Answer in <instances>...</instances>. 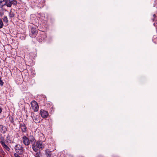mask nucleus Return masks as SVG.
I'll use <instances>...</instances> for the list:
<instances>
[{
    "label": "nucleus",
    "instance_id": "nucleus-17",
    "mask_svg": "<svg viewBox=\"0 0 157 157\" xmlns=\"http://www.w3.org/2000/svg\"><path fill=\"white\" fill-rule=\"evenodd\" d=\"M4 25L2 19H0V29L3 28Z\"/></svg>",
    "mask_w": 157,
    "mask_h": 157
},
{
    "label": "nucleus",
    "instance_id": "nucleus-5",
    "mask_svg": "<svg viewBox=\"0 0 157 157\" xmlns=\"http://www.w3.org/2000/svg\"><path fill=\"white\" fill-rule=\"evenodd\" d=\"M31 107L33 110L35 112L38 111L39 109V106L37 102L35 101H33L31 103Z\"/></svg>",
    "mask_w": 157,
    "mask_h": 157
},
{
    "label": "nucleus",
    "instance_id": "nucleus-7",
    "mask_svg": "<svg viewBox=\"0 0 157 157\" xmlns=\"http://www.w3.org/2000/svg\"><path fill=\"white\" fill-rule=\"evenodd\" d=\"M38 31L36 28L32 27L31 30L30 36L32 38L35 37L37 34Z\"/></svg>",
    "mask_w": 157,
    "mask_h": 157
},
{
    "label": "nucleus",
    "instance_id": "nucleus-4",
    "mask_svg": "<svg viewBox=\"0 0 157 157\" xmlns=\"http://www.w3.org/2000/svg\"><path fill=\"white\" fill-rule=\"evenodd\" d=\"M17 3L16 0H7L6 3H5V5L8 7H11L12 5L16 6Z\"/></svg>",
    "mask_w": 157,
    "mask_h": 157
},
{
    "label": "nucleus",
    "instance_id": "nucleus-8",
    "mask_svg": "<svg viewBox=\"0 0 157 157\" xmlns=\"http://www.w3.org/2000/svg\"><path fill=\"white\" fill-rule=\"evenodd\" d=\"M22 140L23 143L25 146H28L29 145V140L26 136L24 135L23 136Z\"/></svg>",
    "mask_w": 157,
    "mask_h": 157
},
{
    "label": "nucleus",
    "instance_id": "nucleus-9",
    "mask_svg": "<svg viewBox=\"0 0 157 157\" xmlns=\"http://www.w3.org/2000/svg\"><path fill=\"white\" fill-rule=\"evenodd\" d=\"M20 127L23 132H26L27 128L25 124H20Z\"/></svg>",
    "mask_w": 157,
    "mask_h": 157
},
{
    "label": "nucleus",
    "instance_id": "nucleus-24",
    "mask_svg": "<svg viewBox=\"0 0 157 157\" xmlns=\"http://www.w3.org/2000/svg\"><path fill=\"white\" fill-rule=\"evenodd\" d=\"M4 155H0V157H4V156H3Z\"/></svg>",
    "mask_w": 157,
    "mask_h": 157
},
{
    "label": "nucleus",
    "instance_id": "nucleus-10",
    "mask_svg": "<svg viewBox=\"0 0 157 157\" xmlns=\"http://www.w3.org/2000/svg\"><path fill=\"white\" fill-rule=\"evenodd\" d=\"M0 143L4 149L7 151H9L10 150V148L5 144V143L2 141H0Z\"/></svg>",
    "mask_w": 157,
    "mask_h": 157
},
{
    "label": "nucleus",
    "instance_id": "nucleus-16",
    "mask_svg": "<svg viewBox=\"0 0 157 157\" xmlns=\"http://www.w3.org/2000/svg\"><path fill=\"white\" fill-rule=\"evenodd\" d=\"M3 21L6 24L8 23V20L7 17L6 16H4L2 18Z\"/></svg>",
    "mask_w": 157,
    "mask_h": 157
},
{
    "label": "nucleus",
    "instance_id": "nucleus-12",
    "mask_svg": "<svg viewBox=\"0 0 157 157\" xmlns=\"http://www.w3.org/2000/svg\"><path fill=\"white\" fill-rule=\"evenodd\" d=\"M15 16V14L14 13V12H13L12 9H11L9 14V16L10 18L11 19H12V18L13 19Z\"/></svg>",
    "mask_w": 157,
    "mask_h": 157
},
{
    "label": "nucleus",
    "instance_id": "nucleus-20",
    "mask_svg": "<svg viewBox=\"0 0 157 157\" xmlns=\"http://www.w3.org/2000/svg\"><path fill=\"white\" fill-rule=\"evenodd\" d=\"M10 122L11 123H13V122H14V121H13V117H10Z\"/></svg>",
    "mask_w": 157,
    "mask_h": 157
},
{
    "label": "nucleus",
    "instance_id": "nucleus-14",
    "mask_svg": "<svg viewBox=\"0 0 157 157\" xmlns=\"http://www.w3.org/2000/svg\"><path fill=\"white\" fill-rule=\"evenodd\" d=\"M51 152L52 151H50L48 149L46 150L45 152L47 157H52V154Z\"/></svg>",
    "mask_w": 157,
    "mask_h": 157
},
{
    "label": "nucleus",
    "instance_id": "nucleus-22",
    "mask_svg": "<svg viewBox=\"0 0 157 157\" xmlns=\"http://www.w3.org/2000/svg\"><path fill=\"white\" fill-rule=\"evenodd\" d=\"M13 155L15 157H20V156H19L16 153H14L13 154Z\"/></svg>",
    "mask_w": 157,
    "mask_h": 157
},
{
    "label": "nucleus",
    "instance_id": "nucleus-25",
    "mask_svg": "<svg viewBox=\"0 0 157 157\" xmlns=\"http://www.w3.org/2000/svg\"><path fill=\"white\" fill-rule=\"evenodd\" d=\"M155 14L153 15V16L154 17H155Z\"/></svg>",
    "mask_w": 157,
    "mask_h": 157
},
{
    "label": "nucleus",
    "instance_id": "nucleus-15",
    "mask_svg": "<svg viewBox=\"0 0 157 157\" xmlns=\"http://www.w3.org/2000/svg\"><path fill=\"white\" fill-rule=\"evenodd\" d=\"M7 0H0V5L2 7L5 6V3H6Z\"/></svg>",
    "mask_w": 157,
    "mask_h": 157
},
{
    "label": "nucleus",
    "instance_id": "nucleus-13",
    "mask_svg": "<svg viewBox=\"0 0 157 157\" xmlns=\"http://www.w3.org/2000/svg\"><path fill=\"white\" fill-rule=\"evenodd\" d=\"M32 117L33 118V120L35 122L37 123L39 122L38 118L39 117L38 115L37 116L36 115H33Z\"/></svg>",
    "mask_w": 157,
    "mask_h": 157
},
{
    "label": "nucleus",
    "instance_id": "nucleus-21",
    "mask_svg": "<svg viewBox=\"0 0 157 157\" xmlns=\"http://www.w3.org/2000/svg\"><path fill=\"white\" fill-rule=\"evenodd\" d=\"M40 152H37V153L35 154V157H40Z\"/></svg>",
    "mask_w": 157,
    "mask_h": 157
},
{
    "label": "nucleus",
    "instance_id": "nucleus-11",
    "mask_svg": "<svg viewBox=\"0 0 157 157\" xmlns=\"http://www.w3.org/2000/svg\"><path fill=\"white\" fill-rule=\"evenodd\" d=\"M30 142L31 144H34L36 143V140L34 138V137L33 135H31L30 136Z\"/></svg>",
    "mask_w": 157,
    "mask_h": 157
},
{
    "label": "nucleus",
    "instance_id": "nucleus-6",
    "mask_svg": "<svg viewBox=\"0 0 157 157\" xmlns=\"http://www.w3.org/2000/svg\"><path fill=\"white\" fill-rule=\"evenodd\" d=\"M39 114L43 118H47L49 116L48 112L44 109L40 110Z\"/></svg>",
    "mask_w": 157,
    "mask_h": 157
},
{
    "label": "nucleus",
    "instance_id": "nucleus-19",
    "mask_svg": "<svg viewBox=\"0 0 157 157\" xmlns=\"http://www.w3.org/2000/svg\"><path fill=\"white\" fill-rule=\"evenodd\" d=\"M4 153H5L4 152L3 150L2 149L0 148V155L1 154V155H4Z\"/></svg>",
    "mask_w": 157,
    "mask_h": 157
},
{
    "label": "nucleus",
    "instance_id": "nucleus-1",
    "mask_svg": "<svg viewBox=\"0 0 157 157\" xmlns=\"http://www.w3.org/2000/svg\"><path fill=\"white\" fill-rule=\"evenodd\" d=\"M44 147L43 142L41 141H37L35 143L33 144L32 148L35 152H37L40 149H42Z\"/></svg>",
    "mask_w": 157,
    "mask_h": 157
},
{
    "label": "nucleus",
    "instance_id": "nucleus-18",
    "mask_svg": "<svg viewBox=\"0 0 157 157\" xmlns=\"http://www.w3.org/2000/svg\"><path fill=\"white\" fill-rule=\"evenodd\" d=\"M4 82L2 80L1 78H0V85L1 86H2L3 85Z\"/></svg>",
    "mask_w": 157,
    "mask_h": 157
},
{
    "label": "nucleus",
    "instance_id": "nucleus-2",
    "mask_svg": "<svg viewBox=\"0 0 157 157\" xmlns=\"http://www.w3.org/2000/svg\"><path fill=\"white\" fill-rule=\"evenodd\" d=\"M46 38V36L45 33H39L38 35L37 36L36 39L40 42H42Z\"/></svg>",
    "mask_w": 157,
    "mask_h": 157
},
{
    "label": "nucleus",
    "instance_id": "nucleus-3",
    "mask_svg": "<svg viewBox=\"0 0 157 157\" xmlns=\"http://www.w3.org/2000/svg\"><path fill=\"white\" fill-rule=\"evenodd\" d=\"M16 152L19 154L21 155L23 151V147L20 144H16L14 147Z\"/></svg>",
    "mask_w": 157,
    "mask_h": 157
},
{
    "label": "nucleus",
    "instance_id": "nucleus-23",
    "mask_svg": "<svg viewBox=\"0 0 157 157\" xmlns=\"http://www.w3.org/2000/svg\"><path fill=\"white\" fill-rule=\"evenodd\" d=\"M2 112V108L0 106V113H1Z\"/></svg>",
    "mask_w": 157,
    "mask_h": 157
}]
</instances>
